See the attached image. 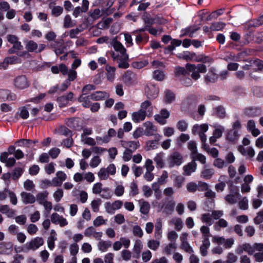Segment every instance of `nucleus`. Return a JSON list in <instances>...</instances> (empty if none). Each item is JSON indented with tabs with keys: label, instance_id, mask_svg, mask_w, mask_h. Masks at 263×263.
<instances>
[{
	"label": "nucleus",
	"instance_id": "obj_33",
	"mask_svg": "<svg viewBox=\"0 0 263 263\" xmlns=\"http://www.w3.org/2000/svg\"><path fill=\"white\" fill-rule=\"evenodd\" d=\"M175 203L174 200H171L167 201V202L162 205L161 206V209L164 208V212L168 214H171L173 213L174 210V206Z\"/></svg>",
	"mask_w": 263,
	"mask_h": 263
},
{
	"label": "nucleus",
	"instance_id": "obj_45",
	"mask_svg": "<svg viewBox=\"0 0 263 263\" xmlns=\"http://www.w3.org/2000/svg\"><path fill=\"white\" fill-rule=\"evenodd\" d=\"M124 186L122 184L116 183V186L114 190V194L117 197H121L124 195Z\"/></svg>",
	"mask_w": 263,
	"mask_h": 263
},
{
	"label": "nucleus",
	"instance_id": "obj_55",
	"mask_svg": "<svg viewBox=\"0 0 263 263\" xmlns=\"http://www.w3.org/2000/svg\"><path fill=\"white\" fill-rule=\"evenodd\" d=\"M148 40V37L147 35H141L140 34H137L136 37V42L137 44L140 45L141 44L146 43Z\"/></svg>",
	"mask_w": 263,
	"mask_h": 263
},
{
	"label": "nucleus",
	"instance_id": "obj_25",
	"mask_svg": "<svg viewBox=\"0 0 263 263\" xmlns=\"http://www.w3.org/2000/svg\"><path fill=\"white\" fill-rule=\"evenodd\" d=\"M0 212L6 215L9 218L13 217L16 214V211L11 209L8 205L0 204Z\"/></svg>",
	"mask_w": 263,
	"mask_h": 263
},
{
	"label": "nucleus",
	"instance_id": "obj_20",
	"mask_svg": "<svg viewBox=\"0 0 263 263\" xmlns=\"http://www.w3.org/2000/svg\"><path fill=\"white\" fill-rule=\"evenodd\" d=\"M140 110L146 114V116H151L153 114V107L149 101L146 100L141 104Z\"/></svg>",
	"mask_w": 263,
	"mask_h": 263
},
{
	"label": "nucleus",
	"instance_id": "obj_59",
	"mask_svg": "<svg viewBox=\"0 0 263 263\" xmlns=\"http://www.w3.org/2000/svg\"><path fill=\"white\" fill-rule=\"evenodd\" d=\"M132 233L135 236L141 238L143 235L141 228L138 225H135L132 228Z\"/></svg>",
	"mask_w": 263,
	"mask_h": 263
},
{
	"label": "nucleus",
	"instance_id": "obj_10",
	"mask_svg": "<svg viewBox=\"0 0 263 263\" xmlns=\"http://www.w3.org/2000/svg\"><path fill=\"white\" fill-rule=\"evenodd\" d=\"M112 58L114 61H116L118 63V67L119 68L126 69L129 67V65L127 62L128 59L127 54L117 55L115 53H112Z\"/></svg>",
	"mask_w": 263,
	"mask_h": 263
},
{
	"label": "nucleus",
	"instance_id": "obj_29",
	"mask_svg": "<svg viewBox=\"0 0 263 263\" xmlns=\"http://www.w3.org/2000/svg\"><path fill=\"white\" fill-rule=\"evenodd\" d=\"M146 116V114L139 109L138 111L132 113V119L134 122L139 123L144 120Z\"/></svg>",
	"mask_w": 263,
	"mask_h": 263
},
{
	"label": "nucleus",
	"instance_id": "obj_26",
	"mask_svg": "<svg viewBox=\"0 0 263 263\" xmlns=\"http://www.w3.org/2000/svg\"><path fill=\"white\" fill-rule=\"evenodd\" d=\"M214 173L215 171L213 168H209L205 166L200 173V177L206 180L210 179Z\"/></svg>",
	"mask_w": 263,
	"mask_h": 263
},
{
	"label": "nucleus",
	"instance_id": "obj_31",
	"mask_svg": "<svg viewBox=\"0 0 263 263\" xmlns=\"http://www.w3.org/2000/svg\"><path fill=\"white\" fill-rule=\"evenodd\" d=\"M111 45L113 46L114 49L120 52V55H122L124 54H127L126 53V50L123 46V45L119 41L116 40V39H114L111 43Z\"/></svg>",
	"mask_w": 263,
	"mask_h": 263
},
{
	"label": "nucleus",
	"instance_id": "obj_63",
	"mask_svg": "<svg viewBox=\"0 0 263 263\" xmlns=\"http://www.w3.org/2000/svg\"><path fill=\"white\" fill-rule=\"evenodd\" d=\"M107 220L104 219L102 216H98L93 221V224L95 227H98L101 225L105 224Z\"/></svg>",
	"mask_w": 263,
	"mask_h": 263
},
{
	"label": "nucleus",
	"instance_id": "obj_49",
	"mask_svg": "<svg viewBox=\"0 0 263 263\" xmlns=\"http://www.w3.org/2000/svg\"><path fill=\"white\" fill-rule=\"evenodd\" d=\"M81 141L83 144L88 145L89 146H93L96 144L95 139L88 136L81 137Z\"/></svg>",
	"mask_w": 263,
	"mask_h": 263
},
{
	"label": "nucleus",
	"instance_id": "obj_5",
	"mask_svg": "<svg viewBox=\"0 0 263 263\" xmlns=\"http://www.w3.org/2000/svg\"><path fill=\"white\" fill-rule=\"evenodd\" d=\"M240 198L241 195L239 193L238 189L233 186L230 189L229 194L225 196L224 199L229 204H234L237 203Z\"/></svg>",
	"mask_w": 263,
	"mask_h": 263
},
{
	"label": "nucleus",
	"instance_id": "obj_52",
	"mask_svg": "<svg viewBox=\"0 0 263 263\" xmlns=\"http://www.w3.org/2000/svg\"><path fill=\"white\" fill-rule=\"evenodd\" d=\"M192 161H198L201 163L204 164L206 163V157L203 155L197 153L192 157Z\"/></svg>",
	"mask_w": 263,
	"mask_h": 263
},
{
	"label": "nucleus",
	"instance_id": "obj_47",
	"mask_svg": "<svg viewBox=\"0 0 263 263\" xmlns=\"http://www.w3.org/2000/svg\"><path fill=\"white\" fill-rule=\"evenodd\" d=\"M201 220L203 223H206L209 226H211L213 223L211 214L208 213L202 214L201 216Z\"/></svg>",
	"mask_w": 263,
	"mask_h": 263
},
{
	"label": "nucleus",
	"instance_id": "obj_18",
	"mask_svg": "<svg viewBox=\"0 0 263 263\" xmlns=\"http://www.w3.org/2000/svg\"><path fill=\"white\" fill-rule=\"evenodd\" d=\"M216 70L214 67H211L209 72L204 76V80L206 83H214L218 79V76L216 73Z\"/></svg>",
	"mask_w": 263,
	"mask_h": 263
},
{
	"label": "nucleus",
	"instance_id": "obj_36",
	"mask_svg": "<svg viewBox=\"0 0 263 263\" xmlns=\"http://www.w3.org/2000/svg\"><path fill=\"white\" fill-rule=\"evenodd\" d=\"M170 223L174 226L175 229L178 231H180L183 227V222L182 219L179 217L173 218L171 220Z\"/></svg>",
	"mask_w": 263,
	"mask_h": 263
},
{
	"label": "nucleus",
	"instance_id": "obj_12",
	"mask_svg": "<svg viewBox=\"0 0 263 263\" xmlns=\"http://www.w3.org/2000/svg\"><path fill=\"white\" fill-rule=\"evenodd\" d=\"M51 221L54 224H59L61 227H64L68 224L67 219L63 216L57 213H53L50 215Z\"/></svg>",
	"mask_w": 263,
	"mask_h": 263
},
{
	"label": "nucleus",
	"instance_id": "obj_58",
	"mask_svg": "<svg viewBox=\"0 0 263 263\" xmlns=\"http://www.w3.org/2000/svg\"><path fill=\"white\" fill-rule=\"evenodd\" d=\"M187 148L191 152V157L198 153L196 143L194 141H190L188 142Z\"/></svg>",
	"mask_w": 263,
	"mask_h": 263
},
{
	"label": "nucleus",
	"instance_id": "obj_60",
	"mask_svg": "<svg viewBox=\"0 0 263 263\" xmlns=\"http://www.w3.org/2000/svg\"><path fill=\"white\" fill-rule=\"evenodd\" d=\"M147 31L149 33L155 36L159 35L164 32L163 28L161 27L155 28L149 26Z\"/></svg>",
	"mask_w": 263,
	"mask_h": 263
},
{
	"label": "nucleus",
	"instance_id": "obj_14",
	"mask_svg": "<svg viewBox=\"0 0 263 263\" xmlns=\"http://www.w3.org/2000/svg\"><path fill=\"white\" fill-rule=\"evenodd\" d=\"M170 112L166 109H162L159 114L154 116L155 120L159 124L164 125L166 123V119L169 118Z\"/></svg>",
	"mask_w": 263,
	"mask_h": 263
},
{
	"label": "nucleus",
	"instance_id": "obj_15",
	"mask_svg": "<svg viewBox=\"0 0 263 263\" xmlns=\"http://www.w3.org/2000/svg\"><path fill=\"white\" fill-rule=\"evenodd\" d=\"M145 93L148 98L154 99L158 95L159 89L154 84L149 83L145 88Z\"/></svg>",
	"mask_w": 263,
	"mask_h": 263
},
{
	"label": "nucleus",
	"instance_id": "obj_30",
	"mask_svg": "<svg viewBox=\"0 0 263 263\" xmlns=\"http://www.w3.org/2000/svg\"><path fill=\"white\" fill-rule=\"evenodd\" d=\"M164 154L163 152L157 154L154 158L157 168H162L164 166Z\"/></svg>",
	"mask_w": 263,
	"mask_h": 263
},
{
	"label": "nucleus",
	"instance_id": "obj_64",
	"mask_svg": "<svg viewBox=\"0 0 263 263\" xmlns=\"http://www.w3.org/2000/svg\"><path fill=\"white\" fill-rule=\"evenodd\" d=\"M253 221L255 224H260L263 222V209L257 213Z\"/></svg>",
	"mask_w": 263,
	"mask_h": 263
},
{
	"label": "nucleus",
	"instance_id": "obj_24",
	"mask_svg": "<svg viewBox=\"0 0 263 263\" xmlns=\"http://www.w3.org/2000/svg\"><path fill=\"white\" fill-rule=\"evenodd\" d=\"M122 81L127 85H131L135 81V74L128 70L123 75Z\"/></svg>",
	"mask_w": 263,
	"mask_h": 263
},
{
	"label": "nucleus",
	"instance_id": "obj_27",
	"mask_svg": "<svg viewBox=\"0 0 263 263\" xmlns=\"http://www.w3.org/2000/svg\"><path fill=\"white\" fill-rule=\"evenodd\" d=\"M138 203L140 207V213L144 215L148 214L151 208L149 202L144 200L143 199H141L138 201Z\"/></svg>",
	"mask_w": 263,
	"mask_h": 263
},
{
	"label": "nucleus",
	"instance_id": "obj_57",
	"mask_svg": "<svg viewBox=\"0 0 263 263\" xmlns=\"http://www.w3.org/2000/svg\"><path fill=\"white\" fill-rule=\"evenodd\" d=\"M130 193L132 196L134 197L139 193L138 185L136 181H133L129 185Z\"/></svg>",
	"mask_w": 263,
	"mask_h": 263
},
{
	"label": "nucleus",
	"instance_id": "obj_1",
	"mask_svg": "<svg viewBox=\"0 0 263 263\" xmlns=\"http://www.w3.org/2000/svg\"><path fill=\"white\" fill-rule=\"evenodd\" d=\"M185 67L189 72H191V77L195 81L198 80L200 78V73L206 72V66L203 64H186Z\"/></svg>",
	"mask_w": 263,
	"mask_h": 263
},
{
	"label": "nucleus",
	"instance_id": "obj_48",
	"mask_svg": "<svg viewBox=\"0 0 263 263\" xmlns=\"http://www.w3.org/2000/svg\"><path fill=\"white\" fill-rule=\"evenodd\" d=\"M200 231L202 234L203 239H209L211 236L210 232V228L206 226H203L200 228Z\"/></svg>",
	"mask_w": 263,
	"mask_h": 263
},
{
	"label": "nucleus",
	"instance_id": "obj_6",
	"mask_svg": "<svg viewBox=\"0 0 263 263\" xmlns=\"http://www.w3.org/2000/svg\"><path fill=\"white\" fill-rule=\"evenodd\" d=\"M14 87L19 90H22L29 86V82L25 75H20L13 80Z\"/></svg>",
	"mask_w": 263,
	"mask_h": 263
},
{
	"label": "nucleus",
	"instance_id": "obj_17",
	"mask_svg": "<svg viewBox=\"0 0 263 263\" xmlns=\"http://www.w3.org/2000/svg\"><path fill=\"white\" fill-rule=\"evenodd\" d=\"M73 92H69L66 95H63L57 98V100L60 107L65 106L68 104L69 101H71L73 98Z\"/></svg>",
	"mask_w": 263,
	"mask_h": 263
},
{
	"label": "nucleus",
	"instance_id": "obj_41",
	"mask_svg": "<svg viewBox=\"0 0 263 263\" xmlns=\"http://www.w3.org/2000/svg\"><path fill=\"white\" fill-rule=\"evenodd\" d=\"M48 195L49 193L46 191L40 192L37 194L35 197L36 201H37L41 205L44 202L47 201Z\"/></svg>",
	"mask_w": 263,
	"mask_h": 263
},
{
	"label": "nucleus",
	"instance_id": "obj_39",
	"mask_svg": "<svg viewBox=\"0 0 263 263\" xmlns=\"http://www.w3.org/2000/svg\"><path fill=\"white\" fill-rule=\"evenodd\" d=\"M79 123L80 120L76 118L69 119L66 121V124L69 127L75 129L80 127Z\"/></svg>",
	"mask_w": 263,
	"mask_h": 263
},
{
	"label": "nucleus",
	"instance_id": "obj_19",
	"mask_svg": "<svg viewBox=\"0 0 263 263\" xmlns=\"http://www.w3.org/2000/svg\"><path fill=\"white\" fill-rule=\"evenodd\" d=\"M197 169V163L195 161H192L183 167V174L185 176H190L195 172Z\"/></svg>",
	"mask_w": 263,
	"mask_h": 263
},
{
	"label": "nucleus",
	"instance_id": "obj_22",
	"mask_svg": "<svg viewBox=\"0 0 263 263\" xmlns=\"http://www.w3.org/2000/svg\"><path fill=\"white\" fill-rule=\"evenodd\" d=\"M200 29L199 27L196 26H191L181 30V34L180 37L188 36L192 37L194 36V33L197 30Z\"/></svg>",
	"mask_w": 263,
	"mask_h": 263
},
{
	"label": "nucleus",
	"instance_id": "obj_53",
	"mask_svg": "<svg viewBox=\"0 0 263 263\" xmlns=\"http://www.w3.org/2000/svg\"><path fill=\"white\" fill-rule=\"evenodd\" d=\"M35 184L30 180H27L24 183V187L27 191L33 192L35 190Z\"/></svg>",
	"mask_w": 263,
	"mask_h": 263
},
{
	"label": "nucleus",
	"instance_id": "obj_34",
	"mask_svg": "<svg viewBox=\"0 0 263 263\" xmlns=\"http://www.w3.org/2000/svg\"><path fill=\"white\" fill-rule=\"evenodd\" d=\"M86 93H82L78 98V101L82 103L83 107L88 108L91 106V99L88 96H85Z\"/></svg>",
	"mask_w": 263,
	"mask_h": 263
},
{
	"label": "nucleus",
	"instance_id": "obj_35",
	"mask_svg": "<svg viewBox=\"0 0 263 263\" xmlns=\"http://www.w3.org/2000/svg\"><path fill=\"white\" fill-rule=\"evenodd\" d=\"M177 248V244L175 242H170L166 245L163 250V253L168 255L172 254Z\"/></svg>",
	"mask_w": 263,
	"mask_h": 263
},
{
	"label": "nucleus",
	"instance_id": "obj_46",
	"mask_svg": "<svg viewBox=\"0 0 263 263\" xmlns=\"http://www.w3.org/2000/svg\"><path fill=\"white\" fill-rule=\"evenodd\" d=\"M263 25V14L249 22V26L254 28L259 27Z\"/></svg>",
	"mask_w": 263,
	"mask_h": 263
},
{
	"label": "nucleus",
	"instance_id": "obj_8",
	"mask_svg": "<svg viewBox=\"0 0 263 263\" xmlns=\"http://www.w3.org/2000/svg\"><path fill=\"white\" fill-rule=\"evenodd\" d=\"M243 249L244 251L249 255L254 254L255 251L261 252L263 250V243H254L251 245L249 243H243Z\"/></svg>",
	"mask_w": 263,
	"mask_h": 263
},
{
	"label": "nucleus",
	"instance_id": "obj_43",
	"mask_svg": "<svg viewBox=\"0 0 263 263\" xmlns=\"http://www.w3.org/2000/svg\"><path fill=\"white\" fill-rule=\"evenodd\" d=\"M76 23L72 21L69 15H66L64 18L63 27L65 28H71L76 25Z\"/></svg>",
	"mask_w": 263,
	"mask_h": 263
},
{
	"label": "nucleus",
	"instance_id": "obj_51",
	"mask_svg": "<svg viewBox=\"0 0 263 263\" xmlns=\"http://www.w3.org/2000/svg\"><path fill=\"white\" fill-rule=\"evenodd\" d=\"M184 178L181 176H176L174 179V185L177 189H180L182 187V184L184 181Z\"/></svg>",
	"mask_w": 263,
	"mask_h": 263
},
{
	"label": "nucleus",
	"instance_id": "obj_23",
	"mask_svg": "<svg viewBox=\"0 0 263 263\" xmlns=\"http://www.w3.org/2000/svg\"><path fill=\"white\" fill-rule=\"evenodd\" d=\"M143 126L145 128L144 134L147 136H153L155 135L157 132L156 128L151 122H145L144 123Z\"/></svg>",
	"mask_w": 263,
	"mask_h": 263
},
{
	"label": "nucleus",
	"instance_id": "obj_16",
	"mask_svg": "<svg viewBox=\"0 0 263 263\" xmlns=\"http://www.w3.org/2000/svg\"><path fill=\"white\" fill-rule=\"evenodd\" d=\"M20 196L22 202L25 204H32L36 201L35 197L30 193L22 192Z\"/></svg>",
	"mask_w": 263,
	"mask_h": 263
},
{
	"label": "nucleus",
	"instance_id": "obj_37",
	"mask_svg": "<svg viewBox=\"0 0 263 263\" xmlns=\"http://www.w3.org/2000/svg\"><path fill=\"white\" fill-rule=\"evenodd\" d=\"M143 248V245L142 241L139 239L136 240L135 244L133 247L134 252L136 254V258H138L140 256V254Z\"/></svg>",
	"mask_w": 263,
	"mask_h": 263
},
{
	"label": "nucleus",
	"instance_id": "obj_2",
	"mask_svg": "<svg viewBox=\"0 0 263 263\" xmlns=\"http://www.w3.org/2000/svg\"><path fill=\"white\" fill-rule=\"evenodd\" d=\"M209 129L208 125L206 124H195L192 128V133L193 135L198 134L200 137L202 143L204 145L205 147L206 144L205 142L206 141V136L205 135V133L208 131Z\"/></svg>",
	"mask_w": 263,
	"mask_h": 263
},
{
	"label": "nucleus",
	"instance_id": "obj_9",
	"mask_svg": "<svg viewBox=\"0 0 263 263\" xmlns=\"http://www.w3.org/2000/svg\"><path fill=\"white\" fill-rule=\"evenodd\" d=\"M212 242L218 245H223L226 249L231 248L234 243V240L232 238L225 239L223 237L214 236L212 237Z\"/></svg>",
	"mask_w": 263,
	"mask_h": 263
},
{
	"label": "nucleus",
	"instance_id": "obj_28",
	"mask_svg": "<svg viewBox=\"0 0 263 263\" xmlns=\"http://www.w3.org/2000/svg\"><path fill=\"white\" fill-rule=\"evenodd\" d=\"M106 71V76L107 80L110 82H112L115 79L116 68L107 65L105 67Z\"/></svg>",
	"mask_w": 263,
	"mask_h": 263
},
{
	"label": "nucleus",
	"instance_id": "obj_3",
	"mask_svg": "<svg viewBox=\"0 0 263 263\" xmlns=\"http://www.w3.org/2000/svg\"><path fill=\"white\" fill-rule=\"evenodd\" d=\"M167 161L170 168H172L175 166H179L183 162V157L179 152H174L168 156Z\"/></svg>",
	"mask_w": 263,
	"mask_h": 263
},
{
	"label": "nucleus",
	"instance_id": "obj_44",
	"mask_svg": "<svg viewBox=\"0 0 263 263\" xmlns=\"http://www.w3.org/2000/svg\"><path fill=\"white\" fill-rule=\"evenodd\" d=\"M38 45L33 41H29L26 45V48L28 52H35L37 53Z\"/></svg>",
	"mask_w": 263,
	"mask_h": 263
},
{
	"label": "nucleus",
	"instance_id": "obj_11",
	"mask_svg": "<svg viewBox=\"0 0 263 263\" xmlns=\"http://www.w3.org/2000/svg\"><path fill=\"white\" fill-rule=\"evenodd\" d=\"M123 205V202L121 200H116L112 203L109 202L104 204L106 212L110 214H113L116 210L120 209Z\"/></svg>",
	"mask_w": 263,
	"mask_h": 263
},
{
	"label": "nucleus",
	"instance_id": "obj_61",
	"mask_svg": "<svg viewBox=\"0 0 263 263\" xmlns=\"http://www.w3.org/2000/svg\"><path fill=\"white\" fill-rule=\"evenodd\" d=\"M175 98L173 92L168 90L165 91L164 100L166 103H171L175 100Z\"/></svg>",
	"mask_w": 263,
	"mask_h": 263
},
{
	"label": "nucleus",
	"instance_id": "obj_32",
	"mask_svg": "<svg viewBox=\"0 0 263 263\" xmlns=\"http://www.w3.org/2000/svg\"><path fill=\"white\" fill-rule=\"evenodd\" d=\"M111 246V241L103 240H100L97 245L98 250L102 252L107 251L108 249L110 248Z\"/></svg>",
	"mask_w": 263,
	"mask_h": 263
},
{
	"label": "nucleus",
	"instance_id": "obj_40",
	"mask_svg": "<svg viewBox=\"0 0 263 263\" xmlns=\"http://www.w3.org/2000/svg\"><path fill=\"white\" fill-rule=\"evenodd\" d=\"M239 137L238 132L236 129L230 130L227 135V139L231 142L236 141Z\"/></svg>",
	"mask_w": 263,
	"mask_h": 263
},
{
	"label": "nucleus",
	"instance_id": "obj_56",
	"mask_svg": "<svg viewBox=\"0 0 263 263\" xmlns=\"http://www.w3.org/2000/svg\"><path fill=\"white\" fill-rule=\"evenodd\" d=\"M64 196V192L61 189H58L53 194V197L57 202H59Z\"/></svg>",
	"mask_w": 263,
	"mask_h": 263
},
{
	"label": "nucleus",
	"instance_id": "obj_7",
	"mask_svg": "<svg viewBox=\"0 0 263 263\" xmlns=\"http://www.w3.org/2000/svg\"><path fill=\"white\" fill-rule=\"evenodd\" d=\"M186 188L190 193H195L197 191L203 192L207 190L208 184L202 181H199L198 183L194 182H190L186 184Z\"/></svg>",
	"mask_w": 263,
	"mask_h": 263
},
{
	"label": "nucleus",
	"instance_id": "obj_42",
	"mask_svg": "<svg viewBox=\"0 0 263 263\" xmlns=\"http://www.w3.org/2000/svg\"><path fill=\"white\" fill-rule=\"evenodd\" d=\"M179 58L185 60L186 61L193 60L196 61V59L197 57L194 53L185 51L182 54H180Z\"/></svg>",
	"mask_w": 263,
	"mask_h": 263
},
{
	"label": "nucleus",
	"instance_id": "obj_62",
	"mask_svg": "<svg viewBox=\"0 0 263 263\" xmlns=\"http://www.w3.org/2000/svg\"><path fill=\"white\" fill-rule=\"evenodd\" d=\"M101 204V200L97 199L93 200L91 202V206L93 212L96 213L99 211V207Z\"/></svg>",
	"mask_w": 263,
	"mask_h": 263
},
{
	"label": "nucleus",
	"instance_id": "obj_38",
	"mask_svg": "<svg viewBox=\"0 0 263 263\" xmlns=\"http://www.w3.org/2000/svg\"><path fill=\"white\" fill-rule=\"evenodd\" d=\"M210 246L209 239H202V245L200 248V253L202 256H205L207 254V250Z\"/></svg>",
	"mask_w": 263,
	"mask_h": 263
},
{
	"label": "nucleus",
	"instance_id": "obj_54",
	"mask_svg": "<svg viewBox=\"0 0 263 263\" xmlns=\"http://www.w3.org/2000/svg\"><path fill=\"white\" fill-rule=\"evenodd\" d=\"M160 242L158 240L151 239L147 242V247L152 250L156 251L160 246Z\"/></svg>",
	"mask_w": 263,
	"mask_h": 263
},
{
	"label": "nucleus",
	"instance_id": "obj_21",
	"mask_svg": "<svg viewBox=\"0 0 263 263\" xmlns=\"http://www.w3.org/2000/svg\"><path fill=\"white\" fill-rule=\"evenodd\" d=\"M162 221L161 218H158L156 219L155 225V237L156 239L159 240L162 236Z\"/></svg>",
	"mask_w": 263,
	"mask_h": 263
},
{
	"label": "nucleus",
	"instance_id": "obj_50",
	"mask_svg": "<svg viewBox=\"0 0 263 263\" xmlns=\"http://www.w3.org/2000/svg\"><path fill=\"white\" fill-rule=\"evenodd\" d=\"M189 124L187 122L184 120H181L177 122L176 127L180 132H185L188 128Z\"/></svg>",
	"mask_w": 263,
	"mask_h": 263
},
{
	"label": "nucleus",
	"instance_id": "obj_13",
	"mask_svg": "<svg viewBox=\"0 0 263 263\" xmlns=\"http://www.w3.org/2000/svg\"><path fill=\"white\" fill-rule=\"evenodd\" d=\"M121 145L126 150L131 151L134 152L139 146V142L138 141H126L121 140L120 141Z\"/></svg>",
	"mask_w": 263,
	"mask_h": 263
},
{
	"label": "nucleus",
	"instance_id": "obj_4",
	"mask_svg": "<svg viewBox=\"0 0 263 263\" xmlns=\"http://www.w3.org/2000/svg\"><path fill=\"white\" fill-rule=\"evenodd\" d=\"M44 241L42 237H36L32 239L30 241L25 244V250L22 251L27 252L30 250L35 251L44 245Z\"/></svg>",
	"mask_w": 263,
	"mask_h": 263
}]
</instances>
